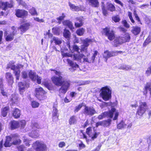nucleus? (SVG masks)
<instances>
[{
    "label": "nucleus",
    "mask_w": 151,
    "mask_h": 151,
    "mask_svg": "<svg viewBox=\"0 0 151 151\" xmlns=\"http://www.w3.org/2000/svg\"><path fill=\"white\" fill-rule=\"evenodd\" d=\"M93 41V40L89 38H86L83 40L82 42L83 45H81V49L76 45H74L72 47H71L69 42H67V46L69 48L71 52H73L75 51L78 53L74 55V58L75 60L79 61L82 59L84 62L91 63L93 62L96 56L97 55L98 52L97 51H94L91 58H88H88H85V56L83 55L80 54V53L82 51L86 52L88 47L90 44L92 43Z\"/></svg>",
    "instance_id": "f257e3e1"
},
{
    "label": "nucleus",
    "mask_w": 151,
    "mask_h": 151,
    "mask_svg": "<svg viewBox=\"0 0 151 151\" xmlns=\"http://www.w3.org/2000/svg\"><path fill=\"white\" fill-rule=\"evenodd\" d=\"M50 70L53 71V72L56 75V76L51 78L53 83L58 86H61L59 90V93L65 94L70 86V82L69 81L65 80L62 77V74L60 72L52 69Z\"/></svg>",
    "instance_id": "f03ea898"
},
{
    "label": "nucleus",
    "mask_w": 151,
    "mask_h": 151,
    "mask_svg": "<svg viewBox=\"0 0 151 151\" xmlns=\"http://www.w3.org/2000/svg\"><path fill=\"white\" fill-rule=\"evenodd\" d=\"M21 141V140L19 139L18 134H12L10 136H7L6 137V139L4 145L6 147H9L12 145V144L14 145H18L20 144Z\"/></svg>",
    "instance_id": "7ed1b4c3"
},
{
    "label": "nucleus",
    "mask_w": 151,
    "mask_h": 151,
    "mask_svg": "<svg viewBox=\"0 0 151 151\" xmlns=\"http://www.w3.org/2000/svg\"><path fill=\"white\" fill-rule=\"evenodd\" d=\"M114 114V116L113 119L114 120H116L117 119L119 114L118 111H116L115 109L114 108H112L111 110L105 112L99 115L98 118L99 119H102L105 117L112 118Z\"/></svg>",
    "instance_id": "20e7f679"
},
{
    "label": "nucleus",
    "mask_w": 151,
    "mask_h": 151,
    "mask_svg": "<svg viewBox=\"0 0 151 151\" xmlns=\"http://www.w3.org/2000/svg\"><path fill=\"white\" fill-rule=\"evenodd\" d=\"M100 91V96L104 100L107 101L111 98V89L109 86H106L102 87Z\"/></svg>",
    "instance_id": "39448f33"
},
{
    "label": "nucleus",
    "mask_w": 151,
    "mask_h": 151,
    "mask_svg": "<svg viewBox=\"0 0 151 151\" xmlns=\"http://www.w3.org/2000/svg\"><path fill=\"white\" fill-rule=\"evenodd\" d=\"M14 62H10L8 64L6 68H10L14 70V73L15 76L16 77L17 80H19V74L20 72V69L21 68H23V65H18L17 66L14 65Z\"/></svg>",
    "instance_id": "423d86ee"
},
{
    "label": "nucleus",
    "mask_w": 151,
    "mask_h": 151,
    "mask_svg": "<svg viewBox=\"0 0 151 151\" xmlns=\"http://www.w3.org/2000/svg\"><path fill=\"white\" fill-rule=\"evenodd\" d=\"M17 29L15 27H12L11 30L6 31L4 33V35L6 41H11L14 38V36L17 32Z\"/></svg>",
    "instance_id": "0eeeda50"
},
{
    "label": "nucleus",
    "mask_w": 151,
    "mask_h": 151,
    "mask_svg": "<svg viewBox=\"0 0 151 151\" xmlns=\"http://www.w3.org/2000/svg\"><path fill=\"white\" fill-rule=\"evenodd\" d=\"M130 39V35L128 33H125L122 37L116 39L114 41L115 45H117L126 42H128Z\"/></svg>",
    "instance_id": "6e6552de"
},
{
    "label": "nucleus",
    "mask_w": 151,
    "mask_h": 151,
    "mask_svg": "<svg viewBox=\"0 0 151 151\" xmlns=\"http://www.w3.org/2000/svg\"><path fill=\"white\" fill-rule=\"evenodd\" d=\"M32 131L29 133V136L32 138H37L39 136V134L37 129L39 128V126L38 123H34L31 125Z\"/></svg>",
    "instance_id": "1a4fd4ad"
},
{
    "label": "nucleus",
    "mask_w": 151,
    "mask_h": 151,
    "mask_svg": "<svg viewBox=\"0 0 151 151\" xmlns=\"http://www.w3.org/2000/svg\"><path fill=\"white\" fill-rule=\"evenodd\" d=\"M103 33L107 37L108 39L110 40H111L114 38V32L112 30H111L109 27H107L104 29Z\"/></svg>",
    "instance_id": "9d476101"
},
{
    "label": "nucleus",
    "mask_w": 151,
    "mask_h": 151,
    "mask_svg": "<svg viewBox=\"0 0 151 151\" xmlns=\"http://www.w3.org/2000/svg\"><path fill=\"white\" fill-rule=\"evenodd\" d=\"M36 96L40 100H43L45 98V91L40 87L37 88L35 89Z\"/></svg>",
    "instance_id": "9b49d317"
},
{
    "label": "nucleus",
    "mask_w": 151,
    "mask_h": 151,
    "mask_svg": "<svg viewBox=\"0 0 151 151\" xmlns=\"http://www.w3.org/2000/svg\"><path fill=\"white\" fill-rule=\"evenodd\" d=\"M147 106L145 102H140L139 106L138 109L137 114L139 116H142L145 111L147 108Z\"/></svg>",
    "instance_id": "f8f14e48"
},
{
    "label": "nucleus",
    "mask_w": 151,
    "mask_h": 151,
    "mask_svg": "<svg viewBox=\"0 0 151 151\" xmlns=\"http://www.w3.org/2000/svg\"><path fill=\"white\" fill-rule=\"evenodd\" d=\"M86 133L91 137L92 140L96 138L99 134V132H96L94 130L92 132L91 127L88 128L86 129Z\"/></svg>",
    "instance_id": "ddd939ff"
},
{
    "label": "nucleus",
    "mask_w": 151,
    "mask_h": 151,
    "mask_svg": "<svg viewBox=\"0 0 151 151\" xmlns=\"http://www.w3.org/2000/svg\"><path fill=\"white\" fill-rule=\"evenodd\" d=\"M122 52L120 51H109L108 50H106L104 52L103 56L106 59V61L108 58L112 56L116 55V54L121 53Z\"/></svg>",
    "instance_id": "4468645a"
},
{
    "label": "nucleus",
    "mask_w": 151,
    "mask_h": 151,
    "mask_svg": "<svg viewBox=\"0 0 151 151\" xmlns=\"http://www.w3.org/2000/svg\"><path fill=\"white\" fill-rule=\"evenodd\" d=\"M95 112V111L92 107L85 106V108L83 109V113L86 115L92 116Z\"/></svg>",
    "instance_id": "2eb2a0df"
},
{
    "label": "nucleus",
    "mask_w": 151,
    "mask_h": 151,
    "mask_svg": "<svg viewBox=\"0 0 151 151\" xmlns=\"http://www.w3.org/2000/svg\"><path fill=\"white\" fill-rule=\"evenodd\" d=\"M18 86L20 94H22L25 90L29 87V84L25 82H20L18 83Z\"/></svg>",
    "instance_id": "dca6fc26"
},
{
    "label": "nucleus",
    "mask_w": 151,
    "mask_h": 151,
    "mask_svg": "<svg viewBox=\"0 0 151 151\" xmlns=\"http://www.w3.org/2000/svg\"><path fill=\"white\" fill-rule=\"evenodd\" d=\"M16 15L18 17L24 18L28 15V12L25 10L17 9L16 10Z\"/></svg>",
    "instance_id": "f3484780"
},
{
    "label": "nucleus",
    "mask_w": 151,
    "mask_h": 151,
    "mask_svg": "<svg viewBox=\"0 0 151 151\" xmlns=\"http://www.w3.org/2000/svg\"><path fill=\"white\" fill-rule=\"evenodd\" d=\"M13 6V4H9L7 2H3L2 0H0V8L6 11L8 8H11Z\"/></svg>",
    "instance_id": "a211bd4d"
},
{
    "label": "nucleus",
    "mask_w": 151,
    "mask_h": 151,
    "mask_svg": "<svg viewBox=\"0 0 151 151\" xmlns=\"http://www.w3.org/2000/svg\"><path fill=\"white\" fill-rule=\"evenodd\" d=\"M68 4L70 9L72 11H79L83 10V8L81 6H76L70 2L68 3Z\"/></svg>",
    "instance_id": "6ab92c4d"
},
{
    "label": "nucleus",
    "mask_w": 151,
    "mask_h": 151,
    "mask_svg": "<svg viewBox=\"0 0 151 151\" xmlns=\"http://www.w3.org/2000/svg\"><path fill=\"white\" fill-rule=\"evenodd\" d=\"M30 26H31L30 23H25L21 25L19 29L20 30L21 33H22L28 29Z\"/></svg>",
    "instance_id": "aec40b11"
},
{
    "label": "nucleus",
    "mask_w": 151,
    "mask_h": 151,
    "mask_svg": "<svg viewBox=\"0 0 151 151\" xmlns=\"http://www.w3.org/2000/svg\"><path fill=\"white\" fill-rule=\"evenodd\" d=\"M65 61H67L68 64L72 67V69H73V70H76V69L78 68V65L76 63H73L72 60L69 59H64L63 61L65 62Z\"/></svg>",
    "instance_id": "412c9836"
},
{
    "label": "nucleus",
    "mask_w": 151,
    "mask_h": 151,
    "mask_svg": "<svg viewBox=\"0 0 151 151\" xmlns=\"http://www.w3.org/2000/svg\"><path fill=\"white\" fill-rule=\"evenodd\" d=\"M57 112L58 110L54 106L52 112V119L53 121H55L58 120V119L59 116Z\"/></svg>",
    "instance_id": "4be33fe9"
},
{
    "label": "nucleus",
    "mask_w": 151,
    "mask_h": 151,
    "mask_svg": "<svg viewBox=\"0 0 151 151\" xmlns=\"http://www.w3.org/2000/svg\"><path fill=\"white\" fill-rule=\"evenodd\" d=\"M83 18L82 17L76 18L77 21L75 23V26L76 27H79L83 25Z\"/></svg>",
    "instance_id": "5701e85b"
},
{
    "label": "nucleus",
    "mask_w": 151,
    "mask_h": 151,
    "mask_svg": "<svg viewBox=\"0 0 151 151\" xmlns=\"http://www.w3.org/2000/svg\"><path fill=\"white\" fill-rule=\"evenodd\" d=\"M132 28L131 32L134 35H138L140 32V28L138 26H133L132 27Z\"/></svg>",
    "instance_id": "b1692460"
},
{
    "label": "nucleus",
    "mask_w": 151,
    "mask_h": 151,
    "mask_svg": "<svg viewBox=\"0 0 151 151\" xmlns=\"http://www.w3.org/2000/svg\"><path fill=\"white\" fill-rule=\"evenodd\" d=\"M6 77L9 84L11 85L13 83V78L11 73H7L6 75Z\"/></svg>",
    "instance_id": "393cba45"
},
{
    "label": "nucleus",
    "mask_w": 151,
    "mask_h": 151,
    "mask_svg": "<svg viewBox=\"0 0 151 151\" xmlns=\"http://www.w3.org/2000/svg\"><path fill=\"white\" fill-rule=\"evenodd\" d=\"M63 24L64 25L67 26L72 30L74 29L73 24L69 20H65L63 22Z\"/></svg>",
    "instance_id": "a878e982"
},
{
    "label": "nucleus",
    "mask_w": 151,
    "mask_h": 151,
    "mask_svg": "<svg viewBox=\"0 0 151 151\" xmlns=\"http://www.w3.org/2000/svg\"><path fill=\"white\" fill-rule=\"evenodd\" d=\"M106 9L110 12H112L115 10V7L112 4L108 3L106 4Z\"/></svg>",
    "instance_id": "bb28decb"
},
{
    "label": "nucleus",
    "mask_w": 151,
    "mask_h": 151,
    "mask_svg": "<svg viewBox=\"0 0 151 151\" xmlns=\"http://www.w3.org/2000/svg\"><path fill=\"white\" fill-rule=\"evenodd\" d=\"M11 127L12 129H15L19 127L18 122L13 121L11 122Z\"/></svg>",
    "instance_id": "cd10ccee"
},
{
    "label": "nucleus",
    "mask_w": 151,
    "mask_h": 151,
    "mask_svg": "<svg viewBox=\"0 0 151 151\" xmlns=\"http://www.w3.org/2000/svg\"><path fill=\"white\" fill-rule=\"evenodd\" d=\"M148 90L150 91L151 95V84L150 83H147L145 87V91H144V93L145 95L147 94Z\"/></svg>",
    "instance_id": "c85d7f7f"
},
{
    "label": "nucleus",
    "mask_w": 151,
    "mask_h": 151,
    "mask_svg": "<svg viewBox=\"0 0 151 151\" xmlns=\"http://www.w3.org/2000/svg\"><path fill=\"white\" fill-rule=\"evenodd\" d=\"M13 116L15 118H18L20 117V111L18 109H15L13 113Z\"/></svg>",
    "instance_id": "c756f323"
},
{
    "label": "nucleus",
    "mask_w": 151,
    "mask_h": 151,
    "mask_svg": "<svg viewBox=\"0 0 151 151\" xmlns=\"http://www.w3.org/2000/svg\"><path fill=\"white\" fill-rule=\"evenodd\" d=\"M87 2H88L90 4L95 7L99 6V2L97 0H86Z\"/></svg>",
    "instance_id": "7c9ffc66"
},
{
    "label": "nucleus",
    "mask_w": 151,
    "mask_h": 151,
    "mask_svg": "<svg viewBox=\"0 0 151 151\" xmlns=\"http://www.w3.org/2000/svg\"><path fill=\"white\" fill-rule=\"evenodd\" d=\"M37 75H36L35 73L30 70L29 73V77L33 81H35L36 80V77Z\"/></svg>",
    "instance_id": "2f4dec72"
},
{
    "label": "nucleus",
    "mask_w": 151,
    "mask_h": 151,
    "mask_svg": "<svg viewBox=\"0 0 151 151\" xmlns=\"http://www.w3.org/2000/svg\"><path fill=\"white\" fill-rule=\"evenodd\" d=\"M76 122L77 119L76 117L75 116H72L69 120V123L70 125L76 124Z\"/></svg>",
    "instance_id": "473e14b6"
},
{
    "label": "nucleus",
    "mask_w": 151,
    "mask_h": 151,
    "mask_svg": "<svg viewBox=\"0 0 151 151\" xmlns=\"http://www.w3.org/2000/svg\"><path fill=\"white\" fill-rule=\"evenodd\" d=\"M11 101L12 103H16L17 102L18 100L17 96L15 94H13L10 97Z\"/></svg>",
    "instance_id": "72a5a7b5"
},
{
    "label": "nucleus",
    "mask_w": 151,
    "mask_h": 151,
    "mask_svg": "<svg viewBox=\"0 0 151 151\" xmlns=\"http://www.w3.org/2000/svg\"><path fill=\"white\" fill-rule=\"evenodd\" d=\"M63 35L65 38L69 39L70 35V33L68 30L65 29L63 33Z\"/></svg>",
    "instance_id": "f704fd0d"
},
{
    "label": "nucleus",
    "mask_w": 151,
    "mask_h": 151,
    "mask_svg": "<svg viewBox=\"0 0 151 151\" xmlns=\"http://www.w3.org/2000/svg\"><path fill=\"white\" fill-rule=\"evenodd\" d=\"M53 33L57 35H59L60 32L61 30V27H56L53 28L52 29Z\"/></svg>",
    "instance_id": "c9c22d12"
},
{
    "label": "nucleus",
    "mask_w": 151,
    "mask_h": 151,
    "mask_svg": "<svg viewBox=\"0 0 151 151\" xmlns=\"http://www.w3.org/2000/svg\"><path fill=\"white\" fill-rule=\"evenodd\" d=\"M126 126V124L123 121H122L117 125V128L118 129H121L123 128H125Z\"/></svg>",
    "instance_id": "e433bc0d"
},
{
    "label": "nucleus",
    "mask_w": 151,
    "mask_h": 151,
    "mask_svg": "<svg viewBox=\"0 0 151 151\" xmlns=\"http://www.w3.org/2000/svg\"><path fill=\"white\" fill-rule=\"evenodd\" d=\"M29 13L32 16L37 15V13L35 8L32 7L29 10Z\"/></svg>",
    "instance_id": "4c0bfd02"
},
{
    "label": "nucleus",
    "mask_w": 151,
    "mask_h": 151,
    "mask_svg": "<svg viewBox=\"0 0 151 151\" xmlns=\"http://www.w3.org/2000/svg\"><path fill=\"white\" fill-rule=\"evenodd\" d=\"M85 31V29L82 28L77 29L76 31V33L78 35L82 36L84 34Z\"/></svg>",
    "instance_id": "58836bf2"
},
{
    "label": "nucleus",
    "mask_w": 151,
    "mask_h": 151,
    "mask_svg": "<svg viewBox=\"0 0 151 151\" xmlns=\"http://www.w3.org/2000/svg\"><path fill=\"white\" fill-rule=\"evenodd\" d=\"M111 119H109L106 121H103V126L106 127L109 126L111 123Z\"/></svg>",
    "instance_id": "ea45409f"
},
{
    "label": "nucleus",
    "mask_w": 151,
    "mask_h": 151,
    "mask_svg": "<svg viewBox=\"0 0 151 151\" xmlns=\"http://www.w3.org/2000/svg\"><path fill=\"white\" fill-rule=\"evenodd\" d=\"M9 109V108L7 107H5L1 111V113L2 116L4 117H5L6 116Z\"/></svg>",
    "instance_id": "a19ab883"
},
{
    "label": "nucleus",
    "mask_w": 151,
    "mask_h": 151,
    "mask_svg": "<svg viewBox=\"0 0 151 151\" xmlns=\"http://www.w3.org/2000/svg\"><path fill=\"white\" fill-rule=\"evenodd\" d=\"M65 14L63 13L61 16L57 18L56 19L58 21V23L59 24L61 23L62 21L65 18Z\"/></svg>",
    "instance_id": "79ce46f5"
},
{
    "label": "nucleus",
    "mask_w": 151,
    "mask_h": 151,
    "mask_svg": "<svg viewBox=\"0 0 151 151\" xmlns=\"http://www.w3.org/2000/svg\"><path fill=\"white\" fill-rule=\"evenodd\" d=\"M19 127H20L22 128L24 127L26 124V122L24 120H22L18 122Z\"/></svg>",
    "instance_id": "37998d69"
},
{
    "label": "nucleus",
    "mask_w": 151,
    "mask_h": 151,
    "mask_svg": "<svg viewBox=\"0 0 151 151\" xmlns=\"http://www.w3.org/2000/svg\"><path fill=\"white\" fill-rule=\"evenodd\" d=\"M18 3L19 4L22 5L24 6L26 9H28V7L26 3L22 0H16Z\"/></svg>",
    "instance_id": "c03bdc74"
},
{
    "label": "nucleus",
    "mask_w": 151,
    "mask_h": 151,
    "mask_svg": "<svg viewBox=\"0 0 151 151\" xmlns=\"http://www.w3.org/2000/svg\"><path fill=\"white\" fill-rule=\"evenodd\" d=\"M23 139L24 142L25 143L26 146H29L30 145L29 144L30 141L25 136L23 137Z\"/></svg>",
    "instance_id": "a18cd8bd"
},
{
    "label": "nucleus",
    "mask_w": 151,
    "mask_h": 151,
    "mask_svg": "<svg viewBox=\"0 0 151 151\" xmlns=\"http://www.w3.org/2000/svg\"><path fill=\"white\" fill-rule=\"evenodd\" d=\"M112 20L115 22H118L120 21V19L118 15L114 16L112 17Z\"/></svg>",
    "instance_id": "49530a36"
},
{
    "label": "nucleus",
    "mask_w": 151,
    "mask_h": 151,
    "mask_svg": "<svg viewBox=\"0 0 151 151\" xmlns=\"http://www.w3.org/2000/svg\"><path fill=\"white\" fill-rule=\"evenodd\" d=\"M61 52L63 57H71L72 55L70 54L65 52L62 49H61Z\"/></svg>",
    "instance_id": "de8ad7c7"
},
{
    "label": "nucleus",
    "mask_w": 151,
    "mask_h": 151,
    "mask_svg": "<svg viewBox=\"0 0 151 151\" xmlns=\"http://www.w3.org/2000/svg\"><path fill=\"white\" fill-rule=\"evenodd\" d=\"M53 40L55 41V43L56 44L60 45L61 43V40L57 37H53Z\"/></svg>",
    "instance_id": "09e8293b"
},
{
    "label": "nucleus",
    "mask_w": 151,
    "mask_h": 151,
    "mask_svg": "<svg viewBox=\"0 0 151 151\" xmlns=\"http://www.w3.org/2000/svg\"><path fill=\"white\" fill-rule=\"evenodd\" d=\"M39 103L36 101H32L31 103V105L33 108L38 107L39 106Z\"/></svg>",
    "instance_id": "8fccbe9b"
},
{
    "label": "nucleus",
    "mask_w": 151,
    "mask_h": 151,
    "mask_svg": "<svg viewBox=\"0 0 151 151\" xmlns=\"http://www.w3.org/2000/svg\"><path fill=\"white\" fill-rule=\"evenodd\" d=\"M151 42V32L150 33L149 36L146 40L144 44L146 45L148 44Z\"/></svg>",
    "instance_id": "3c124183"
},
{
    "label": "nucleus",
    "mask_w": 151,
    "mask_h": 151,
    "mask_svg": "<svg viewBox=\"0 0 151 151\" xmlns=\"http://www.w3.org/2000/svg\"><path fill=\"white\" fill-rule=\"evenodd\" d=\"M128 15L132 22L133 23H134L135 21L133 19L132 17V13L131 12H129L128 13Z\"/></svg>",
    "instance_id": "603ef678"
},
{
    "label": "nucleus",
    "mask_w": 151,
    "mask_h": 151,
    "mask_svg": "<svg viewBox=\"0 0 151 151\" xmlns=\"http://www.w3.org/2000/svg\"><path fill=\"white\" fill-rule=\"evenodd\" d=\"M83 106V103H82L79 104L78 106H76L75 110V112L78 111Z\"/></svg>",
    "instance_id": "864d4df0"
},
{
    "label": "nucleus",
    "mask_w": 151,
    "mask_h": 151,
    "mask_svg": "<svg viewBox=\"0 0 151 151\" xmlns=\"http://www.w3.org/2000/svg\"><path fill=\"white\" fill-rule=\"evenodd\" d=\"M45 35H46V38L47 37L48 38H51L52 36V34L50 33V30H48V32L45 34Z\"/></svg>",
    "instance_id": "5fc2aeb1"
},
{
    "label": "nucleus",
    "mask_w": 151,
    "mask_h": 151,
    "mask_svg": "<svg viewBox=\"0 0 151 151\" xmlns=\"http://www.w3.org/2000/svg\"><path fill=\"white\" fill-rule=\"evenodd\" d=\"M3 85H1L0 86V88L1 89V94L4 96H7V94L4 90V89L2 87Z\"/></svg>",
    "instance_id": "6e6d98bb"
},
{
    "label": "nucleus",
    "mask_w": 151,
    "mask_h": 151,
    "mask_svg": "<svg viewBox=\"0 0 151 151\" xmlns=\"http://www.w3.org/2000/svg\"><path fill=\"white\" fill-rule=\"evenodd\" d=\"M122 23L124 26L128 28L129 27V25L127 23L126 20H124L122 22Z\"/></svg>",
    "instance_id": "4d7b16f0"
},
{
    "label": "nucleus",
    "mask_w": 151,
    "mask_h": 151,
    "mask_svg": "<svg viewBox=\"0 0 151 151\" xmlns=\"http://www.w3.org/2000/svg\"><path fill=\"white\" fill-rule=\"evenodd\" d=\"M149 6V5L148 4H143L139 6L138 7L141 9H143L148 7Z\"/></svg>",
    "instance_id": "13d9d810"
},
{
    "label": "nucleus",
    "mask_w": 151,
    "mask_h": 151,
    "mask_svg": "<svg viewBox=\"0 0 151 151\" xmlns=\"http://www.w3.org/2000/svg\"><path fill=\"white\" fill-rule=\"evenodd\" d=\"M133 14L135 16V18L137 20L138 22H140V20L139 18L138 17L137 14L136 12V10H134L133 12Z\"/></svg>",
    "instance_id": "bf43d9fd"
},
{
    "label": "nucleus",
    "mask_w": 151,
    "mask_h": 151,
    "mask_svg": "<svg viewBox=\"0 0 151 151\" xmlns=\"http://www.w3.org/2000/svg\"><path fill=\"white\" fill-rule=\"evenodd\" d=\"M102 9L103 14L105 16H106L107 14V10L106 9V8L105 6H102Z\"/></svg>",
    "instance_id": "052dcab7"
},
{
    "label": "nucleus",
    "mask_w": 151,
    "mask_h": 151,
    "mask_svg": "<svg viewBox=\"0 0 151 151\" xmlns=\"http://www.w3.org/2000/svg\"><path fill=\"white\" fill-rule=\"evenodd\" d=\"M65 143L64 142H60L58 144V146L60 148H62L65 146Z\"/></svg>",
    "instance_id": "680f3d73"
},
{
    "label": "nucleus",
    "mask_w": 151,
    "mask_h": 151,
    "mask_svg": "<svg viewBox=\"0 0 151 151\" xmlns=\"http://www.w3.org/2000/svg\"><path fill=\"white\" fill-rule=\"evenodd\" d=\"M25 148V147L23 145H20L18 147L19 151H23Z\"/></svg>",
    "instance_id": "e2e57ef3"
},
{
    "label": "nucleus",
    "mask_w": 151,
    "mask_h": 151,
    "mask_svg": "<svg viewBox=\"0 0 151 151\" xmlns=\"http://www.w3.org/2000/svg\"><path fill=\"white\" fill-rule=\"evenodd\" d=\"M34 19L35 20L39 22H44V20L42 19H40L38 17L34 18Z\"/></svg>",
    "instance_id": "0e129e2a"
},
{
    "label": "nucleus",
    "mask_w": 151,
    "mask_h": 151,
    "mask_svg": "<svg viewBox=\"0 0 151 151\" xmlns=\"http://www.w3.org/2000/svg\"><path fill=\"white\" fill-rule=\"evenodd\" d=\"M146 73L147 76H149L151 74V65L146 71Z\"/></svg>",
    "instance_id": "69168bd1"
},
{
    "label": "nucleus",
    "mask_w": 151,
    "mask_h": 151,
    "mask_svg": "<svg viewBox=\"0 0 151 151\" xmlns=\"http://www.w3.org/2000/svg\"><path fill=\"white\" fill-rule=\"evenodd\" d=\"M42 78L37 75L36 77V80H37V83L38 84H40L41 83V80Z\"/></svg>",
    "instance_id": "338daca9"
},
{
    "label": "nucleus",
    "mask_w": 151,
    "mask_h": 151,
    "mask_svg": "<svg viewBox=\"0 0 151 151\" xmlns=\"http://www.w3.org/2000/svg\"><path fill=\"white\" fill-rule=\"evenodd\" d=\"M22 76L23 78H26L27 76V74L25 71H23L22 73Z\"/></svg>",
    "instance_id": "774afa93"
}]
</instances>
